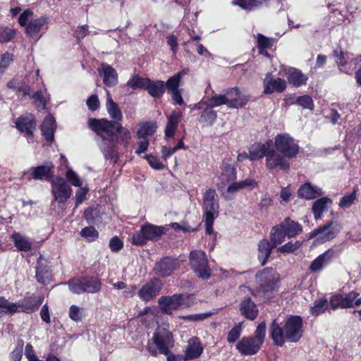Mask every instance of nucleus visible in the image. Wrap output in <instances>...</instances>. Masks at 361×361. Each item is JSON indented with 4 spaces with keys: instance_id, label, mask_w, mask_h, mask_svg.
I'll return each instance as SVG.
<instances>
[{
    "instance_id": "nucleus-50",
    "label": "nucleus",
    "mask_w": 361,
    "mask_h": 361,
    "mask_svg": "<svg viewBox=\"0 0 361 361\" xmlns=\"http://www.w3.org/2000/svg\"><path fill=\"white\" fill-rule=\"evenodd\" d=\"M47 95L46 90L37 91L32 95V98L34 99V102L37 108L45 109L47 102Z\"/></svg>"
},
{
    "instance_id": "nucleus-59",
    "label": "nucleus",
    "mask_w": 361,
    "mask_h": 361,
    "mask_svg": "<svg viewBox=\"0 0 361 361\" xmlns=\"http://www.w3.org/2000/svg\"><path fill=\"white\" fill-rule=\"evenodd\" d=\"M242 331V323H238L228 333L227 341L228 343H235L240 337Z\"/></svg>"
},
{
    "instance_id": "nucleus-55",
    "label": "nucleus",
    "mask_w": 361,
    "mask_h": 361,
    "mask_svg": "<svg viewBox=\"0 0 361 361\" xmlns=\"http://www.w3.org/2000/svg\"><path fill=\"white\" fill-rule=\"evenodd\" d=\"M13 61V56L12 54L6 52L1 55L0 59V78L3 75L4 73Z\"/></svg>"
},
{
    "instance_id": "nucleus-29",
    "label": "nucleus",
    "mask_w": 361,
    "mask_h": 361,
    "mask_svg": "<svg viewBox=\"0 0 361 361\" xmlns=\"http://www.w3.org/2000/svg\"><path fill=\"white\" fill-rule=\"evenodd\" d=\"M45 264L46 260L40 257L36 266V279L39 283L42 284L47 283L51 279L50 269Z\"/></svg>"
},
{
    "instance_id": "nucleus-19",
    "label": "nucleus",
    "mask_w": 361,
    "mask_h": 361,
    "mask_svg": "<svg viewBox=\"0 0 361 361\" xmlns=\"http://www.w3.org/2000/svg\"><path fill=\"white\" fill-rule=\"evenodd\" d=\"M53 164L51 162L36 167H31L25 175H28L35 180H51L53 177Z\"/></svg>"
},
{
    "instance_id": "nucleus-38",
    "label": "nucleus",
    "mask_w": 361,
    "mask_h": 361,
    "mask_svg": "<svg viewBox=\"0 0 361 361\" xmlns=\"http://www.w3.org/2000/svg\"><path fill=\"white\" fill-rule=\"evenodd\" d=\"M240 310L243 316H257L259 313L257 305L250 298H245L241 302Z\"/></svg>"
},
{
    "instance_id": "nucleus-31",
    "label": "nucleus",
    "mask_w": 361,
    "mask_h": 361,
    "mask_svg": "<svg viewBox=\"0 0 361 361\" xmlns=\"http://www.w3.org/2000/svg\"><path fill=\"white\" fill-rule=\"evenodd\" d=\"M182 118L180 111H173L168 118V121L165 128L166 137H170L175 135L178 123Z\"/></svg>"
},
{
    "instance_id": "nucleus-22",
    "label": "nucleus",
    "mask_w": 361,
    "mask_h": 361,
    "mask_svg": "<svg viewBox=\"0 0 361 361\" xmlns=\"http://www.w3.org/2000/svg\"><path fill=\"white\" fill-rule=\"evenodd\" d=\"M262 344L252 337H243L236 345L238 350L244 355H255Z\"/></svg>"
},
{
    "instance_id": "nucleus-56",
    "label": "nucleus",
    "mask_w": 361,
    "mask_h": 361,
    "mask_svg": "<svg viewBox=\"0 0 361 361\" xmlns=\"http://www.w3.org/2000/svg\"><path fill=\"white\" fill-rule=\"evenodd\" d=\"M80 234L82 237L89 242H92L98 238L97 231L92 226L85 227L82 229Z\"/></svg>"
},
{
    "instance_id": "nucleus-48",
    "label": "nucleus",
    "mask_w": 361,
    "mask_h": 361,
    "mask_svg": "<svg viewBox=\"0 0 361 361\" xmlns=\"http://www.w3.org/2000/svg\"><path fill=\"white\" fill-rule=\"evenodd\" d=\"M84 292L94 293L101 289V283L97 279H84Z\"/></svg>"
},
{
    "instance_id": "nucleus-15",
    "label": "nucleus",
    "mask_w": 361,
    "mask_h": 361,
    "mask_svg": "<svg viewBox=\"0 0 361 361\" xmlns=\"http://www.w3.org/2000/svg\"><path fill=\"white\" fill-rule=\"evenodd\" d=\"M162 288V283L155 279L144 284L137 292V295L144 302H148L157 297Z\"/></svg>"
},
{
    "instance_id": "nucleus-34",
    "label": "nucleus",
    "mask_w": 361,
    "mask_h": 361,
    "mask_svg": "<svg viewBox=\"0 0 361 361\" xmlns=\"http://www.w3.org/2000/svg\"><path fill=\"white\" fill-rule=\"evenodd\" d=\"M106 106L109 114L114 119V122H117L122 119L123 116L121 111L118 104L113 101L109 90H106Z\"/></svg>"
},
{
    "instance_id": "nucleus-41",
    "label": "nucleus",
    "mask_w": 361,
    "mask_h": 361,
    "mask_svg": "<svg viewBox=\"0 0 361 361\" xmlns=\"http://www.w3.org/2000/svg\"><path fill=\"white\" fill-rule=\"evenodd\" d=\"M11 238L15 246L20 251L28 252L31 250V243L25 236L18 233H13Z\"/></svg>"
},
{
    "instance_id": "nucleus-44",
    "label": "nucleus",
    "mask_w": 361,
    "mask_h": 361,
    "mask_svg": "<svg viewBox=\"0 0 361 361\" xmlns=\"http://www.w3.org/2000/svg\"><path fill=\"white\" fill-rule=\"evenodd\" d=\"M298 194L301 198L313 200L316 197V190L310 183H305L300 187Z\"/></svg>"
},
{
    "instance_id": "nucleus-14",
    "label": "nucleus",
    "mask_w": 361,
    "mask_h": 361,
    "mask_svg": "<svg viewBox=\"0 0 361 361\" xmlns=\"http://www.w3.org/2000/svg\"><path fill=\"white\" fill-rule=\"evenodd\" d=\"M341 225L334 221H328L322 226L317 228V242L325 243L333 240L340 233Z\"/></svg>"
},
{
    "instance_id": "nucleus-7",
    "label": "nucleus",
    "mask_w": 361,
    "mask_h": 361,
    "mask_svg": "<svg viewBox=\"0 0 361 361\" xmlns=\"http://www.w3.org/2000/svg\"><path fill=\"white\" fill-rule=\"evenodd\" d=\"M279 274L271 268H267L256 274L259 285L258 293L266 299L272 298L278 291Z\"/></svg>"
},
{
    "instance_id": "nucleus-49",
    "label": "nucleus",
    "mask_w": 361,
    "mask_h": 361,
    "mask_svg": "<svg viewBox=\"0 0 361 361\" xmlns=\"http://www.w3.org/2000/svg\"><path fill=\"white\" fill-rule=\"evenodd\" d=\"M16 35V30L0 26V43L11 42Z\"/></svg>"
},
{
    "instance_id": "nucleus-24",
    "label": "nucleus",
    "mask_w": 361,
    "mask_h": 361,
    "mask_svg": "<svg viewBox=\"0 0 361 361\" xmlns=\"http://www.w3.org/2000/svg\"><path fill=\"white\" fill-rule=\"evenodd\" d=\"M272 141L269 140L265 143H255L249 149V159L251 161H257L264 157L267 158V154L269 148L272 147Z\"/></svg>"
},
{
    "instance_id": "nucleus-57",
    "label": "nucleus",
    "mask_w": 361,
    "mask_h": 361,
    "mask_svg": "<svg viewBox=\"0 0 361 361\" xmlns=\"http://www.w3.org/2000/svg\"><path fill=\"white\" fill-rule=\"evenodd\" d=\"M331 203V200L327 197L317 199V219L322 217V214L327 210L328 205Z\"/></svg>"
},
{
    "instance_id": "nucleus-16",
    "label": "nucleus",
    "mask_w": 361,
    "mask_h": 361,
    "mask_svg": "<svg viewBox=\"0 0 361 361\" xmlns=\"http://www.w3.org/2000/svg\"><path fill=\"white\" fill-rule=\"evenodd\" d=\"M227 106L229 108H240L245 106L250 99V96L242 92L238 88L233 87L226 91Z\"/></svg>"
},
{
    "instance_id": "nucleus-53",
    "label": "nucleus",
    "mask_w": 361,
    "mask_h": 361,
    "mask_svg": "<svg viewBox=\"0 0 361 361\" xmlns=\"http://www.w3.org/2000/svg\"><path fill=\"white\" fill-rule=\"evenodd\" d=\"M71 292L77 294L84 293V279H73L68 282Z\"/></svg>"
},
{
    "instance_id": "nucleus-30",
    "label": "nucleus",
    "mask_w": 361,
    "mask_h": 361,
    "mask_svg": "<svg viewBox=\"0 0 361 361\" xmlns=\"http://www.w3.org/2000/svg\"><path fill=\"white\" fill-rule=\"evenodd\" d=\"M55 129L54 118L51 115L47 116L42 123L41 130L42 135L47 141H52L54 140Z\"/></svg>"
},
{
    "instance_id": "nucleus-9",
    "label": "nucleus",
    "mask_w": 361,
    "mask_h": 361,
    "mask_svg": "<svg viewBox=\"0 0 361 361\" xmlns=\"http://www.w3.org/2000/svg\"><path fill=\"white\" fill-rule=\"evenodd\" d=\"M164 233V228L149 224L143 225L140 231L131 235V242L135 245H142L148 240L157 239Z\"/></svg>"
},
{
    "instance_id": "nucleus-20",
    "label": "nucleus",
    "mask_w": 361,
    "mask_h": 361,
    "mask_svg": "<svg viewBox=\"0 0 361 361\" xmlns=\"http://www.w3.org/2000/svg\"><path fill=\"white\" fill-rule=\"evenodd\" d=\"M334 56L336 58V62L340 69L347 73L350 71V68L347 70V66L348 64H354L356 66L361 62V61L359 60V55L355 56L353 54L347 51L345 52L342 49L334 50Z\"/></svg>"
},
{
    "instance_id": "nucleus-58",
    "label": "nucleus",
    "mask_w": 361,
    "mask_h": 361,
    "mask_svg": "<svg viewBox=\"0 0 361 361\" xmlns=\"http://www.w3.org/2000/svg\"><path fill=\"white\" fill-rule=\"evenodd\" d=\"M257 41L259 49H269L274 43V40L273 39L266 37L262 34H258L257 35Z\"/></svg>"
},
{
    "instance_id": "nucleus-8",
    "label": "nucleus",
    "mask_w": 361,
    "mask_h": 361,
    "mask_svg": "<svg viewBox=\"0 0 361 361\" xmlns=\"http://www.w3.org/2000/svg\"><path fill=\"white\" fill-rule=\"evenodd\" d=\"M189 261L192 270L199 278L208 279L210 277L211 269L204 252L200 250L191 251Z\"/></svg>"
},
{
    "instance_id": "nucleus-27",
    "label": "nucleus",
    "mask_w": 361,
    "mask_h": 361,
    "mask_svg": "<svg viewBox=\"0 0 361 361\" xmlns=\"http://www.w3.org/2000/svg\"><path fill=\"white\" fill-rule=\"evenodd\" d=\"M177 262L170 257H165L156 264L154 270L161 276H169L176 269Z\"/></svg>"
},
{
    "instance_id": "nucleus-64",
    "label": "nucleus",
    "mask_w": 361,
    "mask_h": 361,
    "mask_svg": "<svg viewBox=\"0 0 361 361\" xmlns=\"http://www.w3.org/2000/svg\"><path fill=\"white\" fill-rule=\"evenodd\" d=\"M25 355L28 361H41L35 355L32 346L30 344H27L25 348Z\"/></svg>"
},
{
    "instance_id": "nucleus-52",
    "label": "nucleus",
    "mask_w": 361,
    "mask_h": 361,
    "mask_svg": "<svg viewBox=\"0 0 361 361\" xmlns=\"http://www.w3.org/2000/svg\"><path fill=\"white\" fill-rule=\"evenodd\" d=\"M65 176L68 182L75 187H80L82 185V181L79 176L72 169L68 168L65 173Z\"/></svg>"
},
{
    "instance_id": "nucleus-17",
    "label": "nucleus",
    "mask_w": 361,
    "mask_h": 361,
    "mask_svg": "<svg viewBox=\"0 0 361 361\" xmlns=\"http://www.w3.org/2000/svg\"><path fill=\"white\" fill-rule=\"evenodd\" d=\"M264 94H269L274 92H282L286 88V80L274 78L271 73H267L263 81Z\"/></svg>"
},
{
    "instance_id": "nucleus-61",
    "label": "nucleus",
    "mask_w": 361,
    "mask_h": 361,
    "mask_svg": "<svg viewBox=\"0 0 361 361\" xmlns=\"http://www.w3.org/2000/svg\"><path fill=\"white\" fill-rule=\"evenodd\" d=\"M297 102L300 106H301L303 108L310 109H313L314 108L313 100L310 97L307 95H304L298 97Z\"/></svg>"
},
{
    "instance_id": "nucleus-60",
    "label": "nucleus",
    "mask_w": 361,
    "mask_h": 361,
    "mask_svg": "<svg viewBox=\"0 0 361 361\" xmlns=\"http://www.w3.org/2000/svg\"><path fill=\"white\" fill-rule=\"evenodd\" d=\"M266 335V324L264 322H261L257 327V329L255 332V336L252 337L253 338L257 340L260 344L264 341V338Z\"/></svg>"
},
{
    "instance_id": "nucleus-54",
    "label": "nucleus",
    "mask_w": 361,
    "mask_h": 361,
    "mask_svg": "<svg viewBox=\"0 0 361 361\" xmlns=\"http://www.w3.org/2000/svg\"><path fill=\"white\" fill-rule=\"evenodd\" d=\"M302 243L299 240H297L295 243L288 242L279 247L277 250L281 253H294L300 247Z\"/></svg>"
},
{
    "instance_id": "nucleus-1",
    "label": "nucleus",
    "mask_w": 361,
    "mask_h": 361,
    "mask_svg": "<svg viewBox=\"0 0 361 361\" xmlns=\"http://www.w3.org/2000/svg\"><path fill=\"white\" fill-rule=\"evenodd\" d=\"M88 126L102 137L99 147L107 159L117 158L116 142L112 140L115 131L118 133V142L125 147L128 146L132 139L130 131L127 128L121 126L118 122L91 118L88 121Z\"/></svg>"
},
{
    "instance_id": "nucleus-3",
    "label": "nucleus",
    "mask_w": 361,
    "mask_h": 361,
    "mask_svg": "<svg viewBox=\"0 0 361 361\" xmlns=\"http://www.w3.org/2000/svg\"><path fill=\"white\" fill-rule=\"evenodd\" d=\"M157 328L148 343L147 350L153 356L157 354L169 355L173 347L174 340L169 325L164 317H156Z\"/></svg>"
},
{
    "instance_id": "nucleus-32",
    "label": "nucleus",
    "mask_w": 361,
    "mask_h": 361,
    "mask_svg": "<svg viewBox=\"0 0 361 361\" xmlns=\"http://www.w3.org/2000/svg\"><path fill=\"white\" fill-rule=\"evenodd\" d=\"M279 225L288 238H293L302 232V226L289 218H286Z\"/></svg>"
},
{
    "instance_id": "nucleus-47",
    "label": "nucleus",
    "mask_w": 361,
    "mask_h": 361,
    "mask_svg": "<svg viewBox=\"0 0 361 361\" xmlns=\"http://www.w3.org/2000/svg\"><path fill=\"white\" fill-rule=\"evenodd\" d=\"M149 78H142L137 75H133L127 82L132 89H146Z\"/></svg>"
},
{
    "instance_id": "nucleus-42",
    "label": "nucleus",
    "mask_w": 361,
    "mask_h": 361,
    "mask_svg": "<svg viewBox=\"0 0 361 361\" xmlns=\"http://www.w3.org/2000/svg\"><path fill=\"white\" fill-rule=\"evenodd\" d=\"M157 130V125L154 123H145L140 126L136 136L137 139L147 138L152 135Z\"/></svg>"
},
{
    "instance_id": "nucleus-40",
    "label": "nucleus",
    "mask_w": 361,
    "mask_h": 361,
    "mask_svg": "<svg viewBox=\"0 0 361 361\" xmlns=\"http://www.w3.org/2000/svg\"><path fill=\"white\" fill-rule=\"evenodd\" d=\"M186 73L185 71H182L169 78L165 83V90L167 89L168 92L180 90V80Z\"/></svg>"
},
{
    "instance_id": "nucleus-62",
    "label": "nucleus",
    "mask_w": 361,
    "mask_h": 361,
    "mask_svg": "<svg viewBox=\"0 0 361 361\" xmlns=\"http://www.w3.org/2000/svg\"><path fill=\"white\" fill-rule=\"evenodd\" d=\"M149 166L156 170H161L164 168V165L160 161L159 159L153 155H147L145 157Z\"/></svg>"
},
{
    "instance_id": "nucleus-51",
    "label": "nucleus",
    "mask_w": 361,
    "mask_h": 361,
    "mask_svg": "<svg viewBox=\"0 0 361 361\" xmlns=\"http://www.w3.org/2000/svg\"><path fill=\"white\" fill-rule=\"evenodd\" d=\"M357 188H353L350 193L343 195L339 202V207L341 208H349L355 202L357 195Z\"/></svg>"
},
{
    "instance_id": "nucleus-33",
    "label": "nucleus",
    "mask_w": 361,
    "mask_h": 361,
    "mask_svg": "<svg viewBox=\"0 0 361 361\" xmlns=\"http://www.w3.org/2000/svg\"><path fill=\"white\" fill-rule=\"evenodd\" d=\"M145 90L150 96L157 98L161 97L165 92V82L162 80H151L149 79Z\"/></svg>"
},
{
    "instance_id": "nucleus-63",
    "label": "nucleus",
    "mask_w": 361,
    "mask_h": 361,
    "mask_svg": "<svg viewBox=\"0 0 361 361\" xmlns=\"http://www.w3.org/2000/svg\"><path fill=\"white\" fill-rule=\"evenodd\" d=\"M23 344L18 343V346L11 352L10 355L11 361H20L23 357Z\"/></svg>"
},
{
    "instance_id": "nucleus-39",
    "label": "nucleus",
    "mask_w": 361,
    "mask_h": 361,
    "mask_svg": "<svg viewBox=\"0 0 361 361\" xmlns=\"http://www.w3.org/2000/svg\"><path fill=\"white\" fill-rule=\"evenodd\" d=\"M336 255V252L332 248L328 249L324 253L317 256V271L322 270L331 264Z\"/></svg>"
},
{
    "instance_id": "nucleus-26",
    "label": "nucleus",
    "mask_w": 361,
    "mask_h": 361,
    "mask_svg": "<svg viewBox=\"0 0 361 361\" xmlns=\"http://www.w3.org/2000/svg\"><path fill=\"white\" fill-rule=\"evenodd\" d=\"M203 352V347L197 337H192L188 341L185 352V360H193L200 357Z\"/></svg>"
},
{
    "instance_id": "nucleus-43",
    "label": "nucleus",
    "mask_w": 361,
    "mask_h": 361,
    "mask_svg": "<svg viewBox=\"0 0 361 361\" xmlns=\"http://www.w3.org/2000/svg\"><path fill=\"white\" fill-rule=\"evenodd\" d=\"M0 310L1 312L8 314L20 312L18 302H10L4 297H0Z\"/></svg>"
},
{
    "instance_id": "nucleus-11",
    "label": "nucleus",
    "mask_w": 361,
    "mask_h": 361,
    "mask_svg": "<svg viewBox=\"0 0 361 361\" xmlns=\"http://www.w3.org/2000/svg\"><path fill=\"white\" fill-rule=\"evenodd\" d=\"M190 296L185 294H174L172 296H162L159 299L161 309L168 314L174 310H180L189 306Z\"/></svg>"
},
{
    "instance_id": "nucleus-36",
    "label": "nucleus",
    "mask_w": 361,
    "mask_h": 361,
    "mask_svg": "<svg viewBox=\"0 0 361 361\" xmlns=\"http://www.w3.org/2000/svg\"><path fill=\"white\" fill-rule=\"evenodd\" d=\"M268 0H233L232 4L238 6L245 11H253L262 6L267 2Z\"/></svg>"
},
{
    "instance_id": "nucleus-4",
    "label": "nucleus",
    "mask_w": 361,
    "mask_h": 361,
    "mask_svg": "<svg viewBox=\"0 0 361 361\" xmlns=\"http://www.w3.org/2000/svg\"><path fill=\"white\" fill-rule=\"evenodd\" d=\"M236 178V172L233 166L228 164L224 165V172L221 174L219 180L221 183H216L218 190L226 200H233L236 193L243 189L252 190L257 186V183L253 179H245L238 182H233L226 189H224L226 184L230 180Z\"/></svg>"
},
{
    "instance_id": "nucleus-46",
    "label": "nucleus",
    "mask_w": 361,
    "mask_h": 361,
    "mask_svg": "<svg viewBox=\"0 0 361 361\" xmlns=\"http://www.w3.org/2000/svg\"><path fill=\"white\" fill-rule=\"evenodd\" d=\"M212 108L219 106L223 104L227 105L226 93L224 94H214L212 97H207L202 100Z\"/></svg>"
},
{
    "instance_id": "nucleus-6",
    "label": "nucleus",
    "mask_w": 361,
    "mask_h": 361,
    "mask_svg": "<svg viewBox=\"0 0 361 361\" xmlns=\"http://www.w3.org/2000/svg\"><path fill=\"white\" fill-rule=\"evenodd\" d=\"M202 201L205 232L208 235H212L214 233V221L219 213V197L215 190L207 189L204 193Z\"/></svg>"
},
{
    "instance_id": "nucleus-2",
    "label": "nucleus",
    "mask_w": 361,
    "mask_h": 361,
    "mask_svg": "<svg viewBox=\"0 0 361 361\" xmlns=\"http://www.w3.org/2000/svg\"><path fill=\"white\" fill-rule=\"evenodd\" d=\"M302 322L301 317H288L282 322L274 319L270 327V336L273 342L282 346L285 341L298 342L302 335Z\"/></svg>"
},
{
    "instance_id": "nucleus-37",
    "label": "nucleus",
    "mask_w": 361,
    "mask_h": 361,
    "mask_svg": "<svg viewBox=\"0 0 361 361\" xmlns=\"http://www.w3.org/2000/svg\"><path fill=\"white\" fill-rule=\"evenodd\" d=\"M286 75L288 82L296 87L304 84L307 80L299 70L294 68H289L286 71Z\"/></svg>"
},
{
    "instance_id": "nucleus-13",
    "label": "nucleus",
    "mask_w": 361,
    "mask_h": 361,
    "mask_svg": "<svg viewBox=\"0 0 361 361\" xmlns=\"http://www.w3.org/2000/svg\"><path fill=\"white\" fill-rule=\"evenodd\" d=\"M288 159L285 154L276 150L272 145L267 154L265 165L267 169L270 171L276 169L288 171L290 169Z\"/></svg>"
},
{
    "instance_id": "nucleus-28",
    "label": "nucleus",
    "mask_w": 361,
    "mask_h": 361,
    "mask_svg": "<svg viewBox=\"0 0 361 361\" xmlns=\"http://www.w3.org/2000/svg\"><path fill=\"white\" fill-rule=\"evenodd\" d=\"M16 128L21 132L32 135L35 129L36 123L32 114L18 118L16 121Z\"/></svg>"
},
{
    "instance_id": "nucleus-12",
    "label": "nucleus",
    "mask_w": 361,
    "mask_h": 361,
    "mask_svg": "<svg viewBox=\"0 0 361 361\" xmlns=\"http://www.w3.org/2000/svg\"><path fill=\"white\" fill-rule=\"evenodd\" d=\"M51 190L54 199L59 204L65 203L72 195V189L66 181L59 176L51 179Z\"/></svg>"
},
{
    "instance_id": "nucleus-10",
    "label": "nucleus",
    "mask_w": 361,
    "mask_h": 361,
    "mask_svg": "<svg viewBox=\"0 0 361 361\" xmlns=\"http://www.w3.org/2000/svg\"><path fill=\"white\" fill-rule=\"evenodd\" d=\"M273 145L276 150L290 159L295 157L299 151L298 145L288 133L278 134L274 137Z\"/></svg>"
},
{
    "instance_id": "nucleus-21",
    "label": "nucleus",
    "mask_w": 361,
    "mask_h": 361,
    "mask_svg": "<svg viewBox=\"0 0 361 361\" xmlns=\"http://www.w3.org/2000/svg\"><path fill=\"white\" fill-rule=\"evenodd\" d=\"M98 74L103 79L106 86L114 87L118 83V73L116 71L106 63H102L97 68Z\"/></svg>"
},
{
    "instance_id": "nucleus-18",
    "label": "nucleus",
    "mask_w": 361,
    "mask_h": 361,
    "mask_svg": "<svg viewBox=\"0 0 361 361\" xmlns=\"http://www.w3.org/2000/svg\"><path fill=\"white\" fill-rule=\"evenodd\" d=\"M357 295L358 293L355 292H350L345 296L341 294H336L330 299L329 307L332 310L353 307L354 300L357 298Z\"/></svg>"
},
{
    "instance_id": "nucleus-45",
    "label": "nucleus",
    "mask_w": 361,
    "mask_h": 361,
    "mask_svg": "<svg viewBox=\"0 0 361 361\" xmlns=\"http://www.w3.org/2000/svg\"><path fill=\"white\" fill-rule=\"evenodd\" d=\"M286 236L287 235L281 226H276L272 228L270 242L273 244V246L276 247L285 240Z\"/></svg>"
},
{
    "instance_id": "nucleus-23",
    "label": "nucleus",
    "mask_w": 361,
    "mask_h": 361,
    "mask_svg": "<svg viewBox=\"0 0 361 361\" xmlns=\"http://www.w3.org/2000/svg\"><path fill=\"white\" fill-rule=\"evenodd\" d=\"M194 109L202 110L200 116V121L205 126H212L216 120V112L213 108L207 105L206 102L202 100L196 104Z\"/></svg>"
},
{
    "instance_id": "nucleus-35",
    "label": "nucleus",
    "mask_w": 361,
    "mask_h": 361,
    "mask_svg": "<svg viewBox=\"0 0 361 361\" xmlns=\"http://www.w3.org/2000/svg\"><path fill=\"white\" fill-rule=\"evenodd\" d=\"M273 247H274L273 244L267 240H262L259 241L258 244V258L262 265L266 264Z\"/></svg>"
},
{
    "instance_id": "nucleus-25",
    "label": "nucleus",
    "mask_w": 361,
    "mask_h": 361,
    "mask_svg": "<svg viewBox=\"0 0 361 361\" xmlns=\"http://www.w3.org/2000/svg\"><path fill=\"white\" fill-rule=\"evenodd\" d=\"M42 299L36 296L25 297L23 300L18 302L20 312L27 314H32L35 310L42 304Z\"/></svg>"
},
{
    "instance_id": "nucleus-5",
    "label": "nucleus",
    "mask_w": 361,
    "mask_h": 361,
    "mask_svg": "<svg viewBox=\"0 0 361 361\" xmlns=\"http://www.w3.org/2000/svg\"><path fill=\"white\" fill-rule=\"evenodd\" d=\"M20 26L24 27L25 33L31 38L38 40L44 32L49 28V18L40 16L34 18V13L29 9L24 11L18 18Z\"/></svg>"
}]
</instances>
